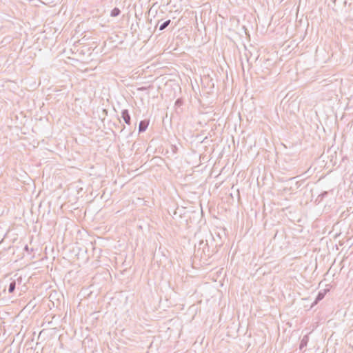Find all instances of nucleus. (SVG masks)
I'll return each mask as SVG.
<instances>
[{"label": "nucleus", "instance_id": "1", "mask_svg": "<svg viewBox=\"0 0 353 353\" xmlns=\"http://www.w3.org/2000/svg\"><path fill=\"white\" fill-rule=\"evenodd\" d=\"M202 250V253L208 257H210L212 255V252L210 250V247L208 245V241L205 242L202 240L200 241L198 248V252Z\"/></svg>", "mask_w": 353, "mask_h": 353}, {"label": "nucleus", "instance_id": "2", "mask_svg": "<svg viewBox=\"0 0 353 353\" xmlns=\"http://www.w3.org/2000/svg\"><path fill=\"white\" fill-rule=\"evenodd\" d=\"M121 117L127 125L131 124V117L128 110L124 109L121 111Z\"/></svg>", "mask_w": 353, "mask_h": 353}, {"label": "nucleus", "instance_id": "3", "mask_svg": "<svg viewBox=\"0 0 353 353\" xmlns=\"http://www.w3.org/2000/svg\"><path fill=\"white\" fill-rule=\"evenodd\" d=\"M149 121L146 120L141 121L139 125V132H143L148 128Z\"/></svg>", "mask_w": 353, "mask_h": 353}, {"label": "nucleus", "instance_id": "4", "mask_svg": "<svg viewBox=\"0 0 353 353\" xmlns=\"http://www.w3.org/2000/svg\"><path fill=\"white\" fill-rule=\"evenodd\" d=\"M327 291V290H324L323 291L319 292L313 304H317L320 301H321L325 297Z\"/></svg>", "mask_w": 353, "mask_h": 353}, {"label": "nucleus", "instance_id": "5", "mask_svg": "<svg viewBox=\"0 0 353 353\" xmlns=\"http://www.w3.org/2000/svg\"><path fill=\"white\" fill-rule=\"evenodd\" d=\"M309 341V337L307 335H305L301 341L299 345V350L301 351L305 347L307 346Z\"/></svg>", "mask_w": 353, "mask_h": 353}, {"label": "nucleus", "instance_id": "6", "mask_svg": "<svg viewBox=\"0 0 353 353\" xmlns=\"http://www.w3.org/2000/svg\"><path fill=\"white\" fill-rule=\"evenodd\" d=\"M16 289V281L13 280L10 283L9 287H8V292L9 293H13Z\"/></svg>", "mask_w": 353, "mask_h": 353}, {"label": "nucleus", "instance_id": "7", "mask_svg": "<svg viewBox=\"0 0 353 353\" xmlns=\"http://www.w3.org/2000/svg\"><path fill=\"white\" fill-rule=\"evenodd\" d=\"M121 14V10L119 8H114L112 10L110 16L112 17H118Z\"/></svg>", "mask_w": 353, "mask_h": 353}, {"label": "nucleus", "instance_id": "8", "mask_svg": "<svg viewBox=\"0 0 353 353\" xmlns=\"http://www.w3.org/2000/svg\"><path fill=\"white\" fill-rule=\"evenodd\" d=\"M171 20L168 19L165 21H164L163 23H161L159 26V30H165L170 24Z\"/></svg>", "mask_w": 353, "mask_h": 353}, {"label": "nucleus", "instance_id": "9", "mask_svg": "<svg viewBox=\"0 0 353 353\" xmlns=\"http://www.w3.org/2000/svg\"><path fill=\"white\" fill-rule=\"evenodd\" d=\"M183 99L179 98L176 100L174 105L176 107H180L183 105Z\"/></svg>", "mask_w": 353, "mask_h": 353}, {"label": "nucleus", "instance_id": "10", "mask_svg": "<svg viewBox=\"0 0 353 353\" xmlns=\"http://www.w3.org/2000/svg\"><path fill=\"white\" fill-rule=\"evenodd\" d=\"M258 57H259V56H257V57H255V58H252V54H250V57H248L247 59H248V61L249 63H250V62L252 63V61H256L258 59Z\"/></svg>", "mask_w": 353, "mask_h": 353}, {"label": "nucleus", "instance_id": "11", "mask_svg": "<svg viewBox=\"0 0 353 353\" xmlns=\"http://www.w3.org/2000/svg\"><path fill=\"white\" fill-rule=\"evenodd\" d=\"M328 192L327 191H325L320 194L318 197H321V200H322L324 197H325L327 195Z\"/></svg>", "mask_w": 353, "mask_h": 353}, {"label": "nucleus", "instance_id": "12", "mask_svg": "<svg viewBox=\"0 0 353 353\" xmlns=\"http://www.w3.org/2000/svg\"><path fill=\"white\" fill-rule=\"evenodd\" d=\"M15 281H16V283L17 282L18 283V284H21L22 283V278H21V276L18 277L17 279V280H15Z\"/></svg>", "mask_w": 353, "mask_h": 353}, {"label": "nucleus", "instance_id": "13", "mask_svg": "<svg viewBox=\"0 0 353 353\" xmlns=\"http://www.w3.org/2000/svg\"><path fill=\"white\" fill-rule=\"evenodd\" d=\"M139 91H145L147 90L146 87H140L137 89Z\"/></svg>", "mask_w": 353, "mask_h": 353}]
</instances>
